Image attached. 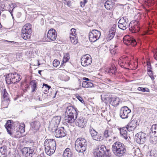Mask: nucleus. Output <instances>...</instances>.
Listing matches in <instances>:
<instances>
[{
	"instance_id": "1",
	"label": "nucleus",
	"mask_w": 157,
	"mask_h": 157,
	"mask_svg": "<svg viewBox=\"0 0 157 157\" xmlns=\"http://www.w3.org/2000/svg\"><path fill=\"white\" fill-rule=\"evenodd\" d=\"M78 110L72 106L67 107L64 117V121L66 123H74L77 118Z\"/></svg>"
},
{
	"instance_id": "2",
	"label": "nucleus",
	"mask_w": 157,
	"mask_h": 157,
	"mask_svg": "<svg viewBox=\"0 0 157 157\" xmlns=\"http://www.w3.org/2000/svg\"><path fill=\"white\" fill-rule=\"evenodd\" d=\"M5 127L8 134L10 135L16 132H24L25 131V125L24 124H22V126H21L22 128L21 130V126L19 125L15 126L13 122H12L10 120L7 121L5 125Z\"/></svg>"
},
{
	"instance_id": "3",
	"label": "nucleus",
	"mask_w": 157,
	"mask_h": 157,
	"mask_svg": "<svg viewBox=\"0 0 157 157\" xmlns=\"http://www.w3.org/2000/svg\"><path fill=\"white\" fill-rule=\"evenodd\" d=\"M112 151L116 156L121 157L125 154L126 149L123 144L120 142H116L112 146Z\"/></svg>"
},
{
	"instance_id": "4",
	"label": "nucleus",
	"mask_w": 157,
	"mask_h": 157,
	"mask_svg": "<svg viewBox=\"0 0 157 157\" xmlns=\"http://www.w3.org/2000/svg\"><path fill=\"white\" fill-rule=\"evenodd\" d=\"M44 145L47 155H50L54 153L56 148V143L54 139L46 140Z\"/></svg>"
},
{
	"instance_id": "5",
	"label": "nucleus",
	"mask_w": 157,
	"mask_h": 157,
	"mask_svg": "<svg viewBox=\"0 0 157 157\" xmlns=\"http://www.w3.org/2000/svg\"><path fill=\"white\" fill-rule=\"evenodd\" d=\"M87 145L86 140L83 138H78L75 141V148L78 152L83 153L86 151Z\"/></svg>"
},
{
	"instance_id": "6",
	"label": "nucleus",
	"mask_w": 157,
	"mask_h": 157,
	"mask_svg": "<svg viewBox=\"0 0 157 157\" xmlns=\"http://www.w3.org/2000/svg\"><path fill=\"white\" fill-rule=\"evenodd\" d=\"M21 79L19 74L16 72L9 74L5 78L6 83L8 84H16Z\"/></svg>"
},
{
	"instance_id": "7",
	"label": "nucleus",
	"mask_w": 157,
	"mask_h": 157,
	"mask_svg": "<svg viewBox=\"0 0 157 157\" xmlns=\"http://www.w3.org/2000/svg\"><path fill=\"white\" fill-rule=\"evenodd\" d=\"M101 99L106 104L109 103L114 107L118 105L120 102V99L118 98L111 96L102 97L101 96Z\"/></svg>"
},
{
	"instance_id": "8",
	"label": "nucleus",
	"mask_w": 157,
	"mask_h": 157,
	"mask_svg": "<svg viewBox=\"0 0 157 157\" xmlns=\"http://www.w3.org/2000/svg\"><path fill=\"white\" fill-rule=\"evenodd\" d=\"M31 26L30 24H27L22 28L21 35L24 40H27L30 38L32 33Z\"/></svg>"
},
{
	"instance_id": "9",
	"label": "nucleus",
	"mask_w": 157,
	"mask_h": 157,
	"mask_svg": "<svg viewBox=\"0 0 157 157\" xmlns=\"http://www.w3.org/2000/svg\"><path fill=\"white\" fill-rule=\"evenodd\" d=\"M147 136V135L143 132H139L135 136V141L139 144H144L146 141Z\"/></svg>"
},
{
	"instance_id": "10",
	"label": "nucleus",
	"mask_w": 157,
	"mask_h": 157,
	"mask_svg": "<svg viewBox=\"0 0 157 157\" xmlns=\"http://www.w3.org/2000/svg\"><path fill=\"white\" fill-rule=\"evenodd\" d=\"M101 32L96 29L93 30L89 33V37L90 41L94 42L96 41L100 38Z\"/></svg>"
},
{
	"instance_id": "11",
	"label": "nucleus",
	"mask_w": 157,
	"mask_h": 157,
	"mask_svg": "<svg viewBox=\"0 0 157 157\" xmlns=\"http://www.w3.org/2000/svg\"><path fill=\"white\" fill-rule=\"evenodd\" d=\"M128 20L126 16L121 18L118 23L119 28L123 30L126 29L128 26Z\"/></svg>"
},
{
	"instance_id": "12",
	"label": "nucleus",
	"mask_w": 157,
	"mask_h": 157,
	"mask_svg": "<svg viewBox=\"0 0 157 157\" xmlns=\"http://www.w3.org/2000/svg\"><path fill=\"white\" fill-rule=\"evenodd\" d=\"M105 146L103 145H99L97 148L95 149L94 151V155L95 157H104Z\"/></svg>"
},
{
	"instance_id": "13",
	"label": "nucleus",
	"mask_w": 157,
	"mask_h": 157,
	"mask_svg": "<svg viewBox=\"0 0 157 157\" xmlns=\"http://www.w3.org/2000/svg\"><path fill=\"white\" fill-rule=\"evenodd\" d=\"M51 130L52 132H55V136L57 138H61L65 136L66 134L65 132L64 128L61 127L58 128L57 127L54 128L53 127L52 128Z\"/></svg>"
},
{
	"instance_id": "14",
	"label": "nucleus",
	"mask_w": 157,
	"mask_h": 157,
	"mask_svg": "<svg viewBox=\"0 0 157 157\" xmlns=\"http://www.w3.org/2000/svg\"><path fill=\"white\" fill-rule=\"evenodd\" d=\"M123 40L124 43L127 45H131L134 46L137 44L136 40L132 37L129 35L125 36L123 37Z\"/></svg>"
},
{
	"instance_id": "15",
	"label": "nucleus",
	"mask_w": 157,
	"mask_h": 157,
	"mask_svg": "<svg viewBox=\"0 0 157 157\" xmlns=\"http://www.w3.org/2000/svg\"><path fill=\"white\" fill-rule=\"evenodd\" d=\"M131 112V110L127 106H124L121 108L120 112V116L122 119L127 118Z\"/></svg>"
},
{
	"instance_id": "16",
	"label": "nucleus",
	"mask_w": 157,
	"mask_h": 157,
	"mask_svg": "<svg viewBox=\"0 0 157 157\" xmlns=\"http://www.w3.org/2000/svg\"><path fill=\"white\" fill-rule=\"evenodd\" d=\"M89 132L93 140L97 141H100L103 139L101 135L98 134V132L91 126L90 127Z\"/></svg>"
},
{
	"instance_id": "17",
	"label": "nucleus",
	"mask_w": 157,
	"mask_h": 157,
	"mask_svg": "<svg viewBox=\"0 0 157 157\" xmlns=\"http://www.w3.org/2000/svg\"><path fill=\"white\" fill-rule=\"evenodd\" d=\"M92 62V59L89 55H84L81 59V63L82 66L84 67L90 65Z\"/></svg>"
},
{
	"instance_id": "18",
	"label": "nucleus",
	"mask_w": 157,
	"mask_h": 157,
	"mask_svg": "<svg viewBox=\"0 0 157 157\" xmlns=\"http://www.w3.org/2000/svg\"><path fill=\"white\" fill-rule=\"evenodd\" d=\"M23 155L25 157H32L33 155L34 151L29 147H24L21 150Z\"/></svg>"
},
{
	"instance_id": "19",
	"label": "nucleus",
	"mask_w": 157,
	"mask_h": 157,
	"mask_svg": "<svg viewBox=\"0 0 157 157\" xmlns=\"http://www.w3.org/2000/svg\"><path fill=\"white\" fill-rule=\"evenodd\" d=\"M61 120V117L60 116H56L53 117L50 122L49 127L51 129L53 127L54 128L58 127Z\"/></svg>"
},
{
	"instance_id": "20",
	"label": "nucleus",
	"mask_w": 157,
	"mask_h": 157,
	"mask_svg": "<svg viewBox=\"0 0 157 157\" xmlns=\"http://www.w3.org/2000/svg\"><path fill=\"white\" fill-rule=\"evenodd\" d=\"M48 38L54 41L56 40L57 37V33L56 31L53 29H50L47 34Z\"/></svg>"
},
{
	"instance_id": "21",
	"label": "nucleus",
	"mask_w": 157,
	"mask_h": 157,
	"mask_svg": "<svg viewBox=\"0 0 157 157\" xmlns=\"http://www.w3.org/2000/svg\"><path fill=\"white\" fill-rule=\"evenodd\" d=\"M86 119L80 117L76 119L75 124L77 126L79 127L83 128L86 126Z\"/></svg>"
},
{
	"instance_id": "22",
	"label": "nucleus",
	"mask_w": 157,
	"mask_h": 157,
	"mask_svg": "<svg viewBox=\"0 0 157 157\" xmlns=\"http://www.w3.org/2000/svg\"><path fill=\"white\" fill-rule=\"evenodd\" d=\"M128 27L130 31L132 33L138 32L140 30V27L138 22H136L134 25H132L130 22L128 25Z\"/></svg>"
},
{
	"instance_id": "23",
	"label": "nucleus",
	"mask_w": 157,
	"mask_h": 157,
	"mask_svg": "<svg viewBox=\"0 0 157 157\" xmlns=\"http://www.w3.org/2000/svg\"><path fill=\"white\" fill-rule=\"evenodd\" d=\"M138 121L137 120H132L129 123L127 126L128 128V131L134 130L138 125Z\"/></svg>"
},
{
	"instance_id": "24",
	"label": "nucleus",
	"mask_w": 157,
	"mask_h": 157,
	"mask_svg": "<svg viewBox=\"0 0 157 157\" xmlns=\"http://www.w3.org/2000/svg\"><path fill=\"white\" fill-rule=\"evenodd\" d=\"M30 124L32 128L34 130V132H36L38 130L40 126V122L38 121L32 122Z\"/></svg>"
},
{
	"instance_id": "25",
	"label": "nucleus",
	"mask_w": 157,
	"mask_h": 157,
	"mask_svg": "<svg viewBox=\"0 0 157 157\" xmlns=\"http://www.w3.org/2000/svg\"><path fill=\"white\" fill-rule=\"evenodd\" d=\"M113 134L112 128L109 127H107L104 132V136L106 138L112 136Z\"/></svg>"
},
{
	"instance_id": "26",
	"label": "nucleus",
	"mask_w": 157,
	"mask_h": 157,
	"mask_svg": "<svg viewBox=\"0 0 157 157\" xmlns=\"http://www.w3.org/2000/svg\"><path fill=\"white\" fill-rule=\"evenodd\" d=\"M73 153L71 150L69 148H66L63 152V157H72Z\"/></svg>"
},
{
	"instance_id": "27",
	"label": "nucleus",
	"mask_w": 157,
	"mask_h": 157,
	"mask_svg": "<svg viewBox=\"0 0 157 157\" xmlns=\"http://www.w3.org/2000/svg\"><path fill=\"white\" fill-rule=\"evenodd\" d=\"M117 69L115 66H112L109 68H107L105 70V72L109 73L110 75H115Z\"/></svg>"
},
{
	"instance_id": "28",
	"label": "nucleus",
	"mask_w": 157,
	"mask_h": 157,
	"mask_svg": "<svg viewBox=\"0 0 157 157\" xmlns=\"http://www.w3.org/2000/svg\"><path fill=\"white\" fill-rule=\"evenodd\" d=\"M115 4L109 0H108L105 3V8L108 10H110L114 6Z\"/></svg>"
},
{
	"instance_id": "29",
	"label": "nucleus",
	"mask_w": 157,
	"mask_h": 157,
	"mask_svg": "<svg viewBox=\"0 0 157 157\" xmlns=\"http://www.w3.org/2000/svg\"><path fill=\"white\" fill-rule=\"evenodd\" d=\"M37 82L36 80H32L30 82V85L32 89V92H34L37 90Z\"/></svg>"
},
{
	"instance_id": "30",
	"label": "nucleus",
	"mask_w": 157,
	"mask_h": 157,
	"mask_svg": "<svg viewBox=\"0 0 157 157\" xmlns=\"http://www.w3.org/2000/svg\"><path fill=\"white\" fill-rule=\"evenodd\" d=\"M92 81H83L82 83V87L84 88L91 87L93 86Z\"/></svg>"
},
{
	"instance_id": "31",
	"label": "nucleus",
	"mask_w": 157,
	"mask_h": 157,
	"mask_svg": "<svg viewBox=\"0 0 157 157\" xmlns=\"http://www.w3.org/2000/svg\"><path fill=\"white\" fill-rule=\"evenodd\" d=\"M2 100L1 105L3 106V108H7L10 101V99H2Z\"/></svg>"
},
{
	"instance_id": "32",
	"label": "nucleus",
	"mask_w": 157,
	"mask_h": 157,
	"mask_svg": "<svg viewBox=\"0 0 157 157\" xmlns=\"http://www.w3.org/2000/svg\"><path fill=\"white\" fill-rule=\"evenodd\" d=\"M69 38L71 40V42L74 44H75L78 42V40L75 35H72L69 36Z\"/></svg>"
},
{
	"instance_id": "33",
	"label": "nucleus",
	"mask_w": 157,
	"mask_h": 157,
	"mask_svg": "<svg viewBox=\"0 0 157 157\" xmlns=\"http://www.w3.org/2000/svg\"><path fill=\"white\" fill-rule=\"evenodd\" d=\"M7 148L6 146L0 147V154L7 155Z\"/></svg>"
},
{
	"instance_id": "34",
	"label": "nucleus",
	"mask_w": 157,
	"mask_h": 157,
	"mask_svg": "<svg viewBox=\"0 0 157 157\" xmlns=\"http://www.w3.org/2000/svg\"><path fill=\"white\" fill-rule=\"evenodd\" d=\"M105 152H104V157H113L112 156L111 153L110 152V151L108 149L106 148L105 146Z\"/></svg>"
},
{
	"instance_id": "35",
	"label": "nucleus",
	"mask_w": 157,
	"mask_h": 157,
	"mask_svg": "<svg viewBox=\"0 0 157 157\" xmlns=\"http://www.w3.org/2000/svg\"><path fill=\"white\" fill-rule=\"evenodd\" d=\"M51 87L47 84L44 83L43 85L42 89L44 90V93L46 94L51 88Z\"/></svg>"
},
{
	"instance_id": "36",
	"label": "nucleus",
	"mask_w": 157,
	"mask_h": 157,
	"mask_svg": "<svg viewBox=\"0 0 157 157\" xmlns=\"http://www.w3.org/2000/svg\"><path fill=\"white\" fill-rule=\"evenodd\" d=\"M2 99H10L9 98V94L7 92L6 90L5 89H4L3 91L2 92Z\"/></svg>"
},
{
	"instance_id": "37",
	"label": "nucleus",
	"mask_w": 157,
	"mask_h": 157,
	"mask_svg": "<svg viewBox=\"0 0 157 157\" xmlns=\"http://www.w3.org/2000/svg\"><path fill=\"white\" fill-rule=\"evenodd\" d=\"M151 129V131L154 132V135L157 136V124L152 125Z\"/></svg>"
},
{
	"instance_id": "38",
	"label": "nucleus",
	"mask_w": 157,
	"mask_h": 157,
	"mask_svg": "<svg viewBox=\"0 0 157 157\" xmlns=\"http://www.w3.org/2000/svg\"><path fill=\"white\" fill-rule=\"evenodd\" d=\"M119 129L120 131V134L121 135L123 134V133H124V132L127 133V130H128V128H127V127L120 128Z\"/></svg>"
},
{
	"instance_id": "39",
	"label": "nucleus",
	"mask_w": 157,
	"mask_h": 157,
	"mask_svg": "<svg viewBox=\"0 0 157 157\" xmlns=\"http://www.w3.org/2000/svg\"><path fill=\"white\" fill-rule=\"evenodd\" d=\"M150 141L153 144H155L157 142V136L154 135V136L151 137Z\"/></svg>"
},
{
	"instance_id": "40",
	"label": "nucleus",
	"mask_w": 157,
	"mask_h": 157,
	"mask_svg": "<svg viewBox=\"0 0 157 157\" xmlns=\"http://www.w3.org/2000/svg\"><path fill=\"white\" fill-rule=\"evenodd\" d=\"M70 59V55L68 53H66L64 55L63 62V63H66Z\"/></svg>"
},
{
	"instance_id": "41",
	"label": "nucleus",
	"mask_w": 157,
	"mask_h": 157,
	"mask_svg": "<svg viewBox=\"0 0 157 157\" xmlns=\"http://www.w3.org/2000/svg\"><path fill=\"white\" fill-rule=\"evenodd\" d=\"M139 91H140L144 92H149V90L147 88H143L141 87H139L137 89Z\"/></svg>"
},
{
	"instance_id": "42",
	"label": "nucleus",
	"mask_w": 157,
	"mask_h": 157,
	"mask_svg": "<svg viewBox=\"0 0 157 157\" xmlns=\"http://www.w3.org/2000/svg\"><path fill=\"white\" fill-rule=\"evenodd\" d=\"M115 34V33H109L107 37V41H110L114 37Z\"/></svg>"
},
{
	"instance_id": "43",
	"label": "nucleus",
	"mask_w": 157,
	"mask_h": 157,
	"mask_svg": "<svg viewBox=\"0 0 157 157\" xmlns=\"http://www.w3.org/2000/svg\"><path fill=\"white\" fill-rule=\"evenodd\" d=\"M116 25H113V26L110 29L109 33H113L115 34L116 32Z\"/></svg>"
},
{
	"instance_id": "44",
	"label": "nucleus",
	"mask_w": 157,
	"mask_h": 157,
	"mask_svg": "<svg viewBox=\"0 0 157 157\" xmlns=\"http://www.w3.org/2000/svg\"><path fill=\"white\" fill-rule=\"evenodd\" d=\"M150 157H157V153L156 151H151L150 153Z\"/></svg>"
},
{
	"instance_id": "45",
	"label": "nucleus",
	"mask_w": 157,
	"mask_h": 157,
	"mask_svg": "<svg viewBox=\"0 0 157 157\" xmlns=\"http://www.w3.org/2000/svg\"><path fill=\"white\" fill-rule=\"evenodd\" d=\"M59 64V62L57 59H55L53 62V66L54 67H56Z\"/></svg>"
},
{
	"instance_id": "46",
	"label": "nucleus",
	"mask_w": 157,
	"mask_h": 157,
	"mask_svg": "<svg viewBox=\"0 0 157 157\" xmlns=\"http://www.w3.org/2000/svg\"><path fill=\"white\" fill-rule=\"evenodd\" d=\"M87 2L86 0H83L82 1L80 2V6L82 7H83L85 6V4Z\"/></svg>"
},
{
	"instance_id": "47",
	"label": "nucleus",
	"mask_w": 157,
	"mask_h": 157,
	"mask_svg": "<svg viewBox=\"0 0 157 157\" xmlns=\"http://www.w3.org/2000/svg\"><path fill=\"white\" fill-rule=\"evenodd\" d=\"M147 71H151V63L150 62H147Z\"/></svg>"
},
{
	"instance_id": "48",
	"label": "nucleus",
	"mask_w": 157,
	"mask_h": 157,
	"mask_svg": "<svg viewBox=\"0 0 157 157\" xmlns=\"http://www.w3.org/2000/svg\"><path fill=\"white\" fill-rule=\"evenodd\" d=\"M148 72V75L151 78V80H153L154 79V77L153 76V74L152 73V72L151 71H151H147Z\"/></svg>"
},
{
	"instance_id": "49",
	"label": "nucleus",
	"mask_w": 157,
	"mask_h": 157,
	"mask_svg": "<svg viewBox=\"0 0 157 157\" xmlns=\"http://www.w3.org/2000/svg\"><path fill=\"white\" fill-rule=\"evenodd\" d=\"M75 29L74 28L71 29L70 31V36L72 35H75Z\"/></svg>"
},
{
	"instance_id": "50",
	"label": "nucleus",
	"mask_w": 157,
	"mask_h": 157,
	"mask_svg": "<svg viewBox=\"0 0 157 157\" xmlns=\"http://www.w3.org/2000/svg\"><path fill=\"white\" fill-rule=\"evenodd\" d=\"M76 98L81 103H83L84 102V101L82 98L78 95L76 96Z\"/></svg>"
},
{
	"instance_id": "51",
	"label": "nucleus",
	"mask_w": 157,
	"mask_h": 157,
	"mask_svg": "<svg viewBox=\"0 0 157 157\" xmlns=\"http://www.w3.org/2000/svg\"><path fill=\"white\" fill-rule=\"evenodd\" d=\"M110 53L112 55H114L116 52V50L115 49H113L111 48H110V50H109Z\"/></svg>"
},
{
	"instance_id": "52",
	"label": "nucleus",
	"mask_w": 157,
	"mask_h": 157,
	"mask_svg": "<svg viewBox=\"0 0 157 157\" xmlns=\"http://www.w3.org/2000/svg\"><path fill=\"white\" fill-rule=\"evenodd\" d=\"M121 136L125 140H127L128 138L127 133L124 132V133H123V134H122L121 135Z\"/></svg>"
},
{
	"instance_id": "53",
	"label": "nucleus",
	"mask_w": 157,
	"mask_h": 157,
	"mask_svg": "<svg viewBox=\"0 0 157 157\" xmlns=\"http://www.w3.org/2000/svg\"><path fill=\"white\" fill-rule=\"evenodd\" d=\"M82 79L84 80H85V81H90H90H92L91 80H90L88 78H86V77L83 78Z\"/></svg>"
},
{
	"instance_id": "54",
	"label": "nucleus",
	"mask_w": 157,
	"mask_h": 157,
	"mask_svg": "<svg viewBox=\"0 0 157 157\" xmlns=\"http://www.w3.org/2000/svg\"><path fill=\"white\" fill-rule=\"evenodd\" d=\"M155 59L157 60V50L154 54Z\"/></svg>"
},
{
	"instance_id": "55",
	"label": "nucleus",
	"mask_w": 157,
	"mask_h": 157,
	"mask_svg": "<svg viewBox=\"0 0 157 157\" xmlns=\"http://www.w3.org/2000/svg\"><path fill=\"white\" fill-rule=\"evenodd\" d=\"M116 46L115 45H111L109 47V50H110V48L114 49L116 47Z\"/></svg>"
},
{
	"instance_id": "56",
	"label": "nucleus",
	"mask_w": 157,
	"mask_h": 157,
	"mask_svg": "<svg viewBox=\"0 0 157 157\" xmlns=\"http://www.w3.org/2000/svg\"><path fill=\"white\" fill-rule=\"evenodd\" d=\"M6 156L7 155L0 154V157H6Z\"/></svg>"
},
{
	"instance_id": "57",
	"label": "nucleus",
	"mask_w": 157,
	"mask_h": 157,
	"mask_svg": "<svg viewBox=\"0 0 157 157\" xmlns=\"http://www.w3.org/2000/svg\"><path fill=\"white\" fill-rule=\"evenodd\" d=\"M70 2H67V5L69 6V7H70L71 6V5H70Z\"/></svg>"
},
{
	"instance_id": "58",
	"label": "nucleus",
	"mask_w": 157,
	"mask_h": 157,
	"mask_svg": "<svg viewBox=\"0 0 157 157\" xmlns=\"http://www.w3.org/2000/svg\"><path fill=\"white\" fill-rule=\"evenodd\" d=\"M42 71H41V70L38 71V73L41 75V72Z\"/></svg>"
},
{
	"instance_id": "59",
	"label": "nucleus",
	"mask_w": 157,
	"mask_h": 157,
	"mask_svg": "<svg viewBox=\"0 0 157 157\" xmlns=\"http://www.w3.org/2000/svg\"><path fill=\"white\" fill-rule=\"evenodd\" d=\"M10 13H11V16H12V17H13V14H12V11H10Z\"/></svg>"
},
{
	"instance_id": "60",
	"label": "nucleus",
	"mask_w": 157,
	"mask_h": 157,
	"mask_svg": "<svg viewBox=\"0 0 157 157\" xmlns=\"http://www.w3.org/2000/svg\"><path fill=\"white\" fill-rule=\"evenodd\" d=\"M57 93V92L56 91V92L55 93V96L53 97V98H55V97L56 95V94Z\"/></svg>"
},
{
	"instance_id": "61",
	"label": "nucleus",
	"mask_w": 157,
	"mask_h": 157,
	"mask_svg": "<svg viewBox=\"0 0 157 157\" xmlns=\"http://www.w3.org/2000/svg\"><path fill=\"white\" fill-rule=\"evenodd\" d=\"M78 82L80 83V84H81V81L79 79H78Z\"/></svg>"
},
{
	"instance_id": "62",
	"label": "nucleus",
	"mask_w": 157,
	"mask_h": 157,
	"mask_svg": "<svg viewBox=\"0 0 157 157\" xmlns=\"http://www.w3.org/2000/svg\"><path fill=\"white\" fill-rule=\"evenodd\" d=\"M2 16H3V17H6V16L5 15H4V14L2 15Z\"/></svg>"
},
{
	"instance_id": "63",
	"label": "nucleus",
	"mask_w": 157,
	"mask_h": 157,
	"mask_svg": "<svg viewBox=\"0 0 157 157\" xmlns=\"http://www.w3.org/2000/svg\"><path fill=\"white\" fill-rule=\"evenodd\" d=\"M39 100L40 101H42V100L40 99V98H39Z\"/></svg>"
},
{
	"instance_id": "64",
	"label": "nucleus",
	"mask_w": 157,
	"mask_h": 157,
	"mask_svg": "<svg viewBox=\"0 0 157 157\" xmlns=\"http://www.w3.org/2000/svg\"><path fill=\"white\" fill-rule=\"evenodd\" d=\"M63 64V63H62L61 64V65H60V67H61V66H62Z\"/></svg>"
}]
</instances>
